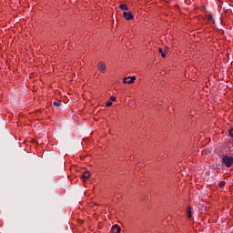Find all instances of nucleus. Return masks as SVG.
Instances as JSON below:
<instances>
[{"label": "nucleus", "instance_id": "7", "mask_svg": "<svg viewBox=\"0 0 233 233\" xmlns=\"http://www.w3.org/2000/svg\"><path fill=\"white\" fill-rule=\"evenodd\" d=\"M120 10H126L128 11V6H127V5L122 4L119 5Z\"/></svg>", "mask_w": 233, "mask_h": 233}, {"label": "nucleus", "instance_id": "1", "mask_svg": "<svg viewBox=\"0 0 233 233\" xmlns=\"http://www.w3.org/2000/svg\"><path fill=\"white\" fill-rule=\"evenodd\" d=\"M222 163L227 167L228 168H230L233 165V157L229 156H223L222 157Z\"/></svg>", "mask_w": 233, "mask_h": 233}, {"label": "nucleus", "instance_id": "8", "mask_svg": "<svg viewBox=\"0 0 233 233\" xmlns=\"http://www.w3.org/2000/svg\"><path fill=\"white\" fill-rule=\"evenodd\" d=\"M53 106H54L56 108H59V106H61V101L54 102V103H53Z\"/></svg>", "mask_w": 233, "mask_h": 233}, {"label": "nucleus", "instance_id": "9", "mask_svg": "<svg viewBox=\"0 0 233 233\" xmlns=\"http://www.w3.org/2000/svg\"><path fill=\"white\" fill-rule=\"evenodd\" d=\"M187 218H192V208H187Z\"/></svg>", "mask_w": 233, "mask_h": 233}, {"label": "nucleus", "instance_id": "3", "mask_svg": "<svg viewBox=\"0 0 233 233\" xmlns=\"http://www.w3.org/2000/svg\"><path fill=\"white\" fill-rule=\"evenodd\" d=\"M97 70L101 72V74H106V64L105 62H99L97 64Z\"/></svg>", "mask_w": 233, "mask_h": 233}, {"label": "nucleus", "instance_id": "11", "mask_svg": "<svg viewBox=\"0 0 233 233\" xmlns=\"http://www.w3.org/2000/svg\"><path fill=\"white\" fill-rule=\"evenodd\" d=\"M208 21H214L212 15H208Z\"/></svg>", "mask_w": 233, "mask_h": 233}, {"label": "nucleus", "instance_id": "6", "mask_svg": "<svg viewBox=\"0 0 233 233\" xmlns=\"http://www.w3.org/2000/svg\"><path fill=\"white\" fill-rule=\"evenodd\" d=\"M111 232L112 233H119V232H121V228L117 225H115L112 227Z\"/></svg>", "mask_w": 233, "mask_h": 233}, {"label": "nucleus", "instance_id": "15", "mask_svg": "<svg viewBox=\"0 0 233 233\" xmlns=\"http://www.w3.org/2000/svg\"><path fill=\"white\" fill-rule=\"evenodd\" d=\"M220 187H225V182H220Z\"/></svg>", "mask_w": 233, "mask_h": 233}, {"label": "nucleus", "instance_id": "4", "mask_svg": "<svg viewBox=\"0 0 233 233\" xmlns=\"http://www.w3.org/2000/svg\"><path fill=\"white\" fill-rule=\"evenodd\" d=\"M90 171H85L81 177L83 183H86L90 179Z\"/></svg>", "mask_w": 233, "mask_h": 233}, {"label": "nucleus", "instance_id": "2", "mask_svg": "<svg viewBox=\"0 0 233 233\" xmlns=\"http://www.w3.org/2000/svg\"><path fill=\"white\" fill-rule=\"evenodd\" d=\"M136 83V76H127L123 78L124 85H134Z\"/></svg>", "mask_w": 233, "mask_h": 233}, {"label": "nucleus", "instance_id": "12", "mask_svg": "<svg viewBox=\"0 0 233 233\" xmlns=\"http://www.w3.org/2000/svg\"><path fill=\"white\" fill-rule=\"evenodd\" d=\"M114 101H116V96H111V97H110V102H111V103H114Z\"/></svg>", "mask_w": 233, "mask_h": 233}, {"label": "nucleus", "instance_id": "5", "mask_svg": "<svg viewBox=\"0 0 233 233\" xmlns=\"http://www.w3.org/2000/svg\"><path fill=\"white\" fill-rule=\"evenodd\" d=\"M123 15L127 21H131V19H134V15L132 12H124Z\"/></svg>", "mask_w": 233, "mask_h": 233}, {"label": "nucleus", "instance_id": "10", "mask_svg": "<svg viewBox=\"0 0 233 233\" xmlns=\"http://www.w3.org/2000/svg\"><path fill=\"white\" fill-rule=\"evenodd\" d=\"M159 54H161V57H166L165 53H163V49L161 47L158 48Z\"/></svg>", "mask_w": 233, "mask_h": 233}, {"label": "nucleus", "instance_id": "14", "mask_svg": "<svg viewBox=\"0 0 233 233\" xmlns=\"http://www.w3.org/2000/svg\"><path fill=\"white\" fill-rule=\"evenodd\" d=\"M229 136H230V137H233V130L232 129L229 130Z\"/></svg>", "mask_w": 233, "mask_h": 233}, {"label": "nucleus", "instance_id": "13", "mask_svg": "<svg viewBox=\"0 0 233 233\" xmlns=\"http://www.w3.org/2000/svg\"><path fill=\"white\" fill-rule=\"evenodd\" d=\"M112 105H113V103L110 101L106 103V106H112Z\"/></svg>", "mask_w": 233, "mask_h": 233}]
</instances>
